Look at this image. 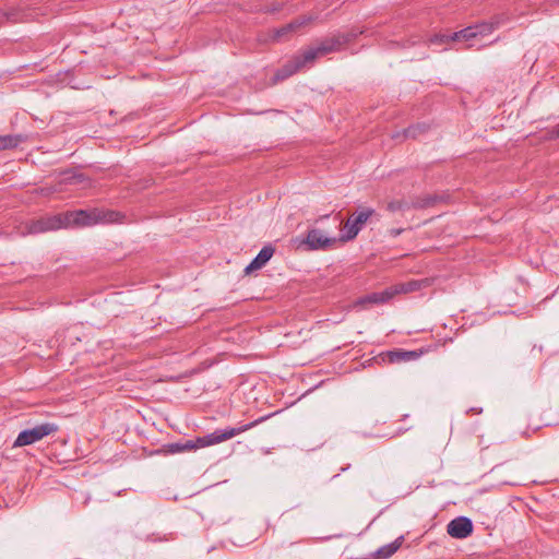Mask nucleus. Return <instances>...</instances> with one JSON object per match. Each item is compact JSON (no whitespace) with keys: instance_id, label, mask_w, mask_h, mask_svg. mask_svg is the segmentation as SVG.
Instances as JSON below:
<instances>
[{"instance_id":"obj_13","label":"nucleus","mask_w":559,"mask_h":559,"mask_svg":"<svg viewBox=\"0 0 559 559\" xmlns=\"http://www.w3.org/2000/svg\"><path fill=\"white\" fill-rule=\"evenodd\" d=\"M312 21V16H299L292 21L290 23L286 24L285 26L278 28L275 32V38L282 39L286 37L290 33H295L298 29H300L302 26L309 24Z\"/></svg>"},{"instance_id":"obj_24","label":"nucleus","mask_w":559,"mask_h":559,"mask_svg":"<svg viewBox=\"0 0 559 559\" xmlns=\"http://www.w3.org/2000/svg\"><path fill=\"white\" fill-rule=\"evenodd\" d=\"M481 412H483V409H481V408H475V407H473V408L468 409V412H467V413L480 414Z\"/></svg>"},{"instance_id":"obj_8","label":"nucleus","mask_w":559,"mask_h":559,"mask_svg":"<svg viewBox=\"0 0 559 559\" xmlns=\"http://www.w3.org/2000/svg\"><path fill=\"white\" fill-rule=\"evenodd\" d=\"M64 223L63 227L75 225V226H91L97 222L95 214L80 210L70 212L62 215Z\"/></svg>"},{"instance_id":"obj_19","label":"nucleus","mask_w":559,"mask_h":559,"mask_svg":"<svg viewBox=\"0 0 559 559\" xmlns=\"http://www.w3.org/2000/svg\"><path fill=\"white\" fill-rule=\"evenodd\" d=\"M21 141V135H2L0 136V151L16 147Z\"/></svg>"},{"instance_id":"obj_12","label":"nucleus","mask_w":559,"mask_h":559,"mask_svg":"<svg viewBox=\"0 0 559 559\" xmlns=\"http://www.w3.org/2000/svg\"><path fill=\"white\" fill-rule=\"evenodd\" d=\"M420 356L416 350L394 349L384 354L383 360L390 364H400L415 360Z\"/></svg>"},{"instance_id":"obj_2","label":"nucleus","mask_w":559,"mask_h":559,"mask_svg":"<svg viewBox=\"0 0 559 559\" xmlns=\"http://www.w3.org/2000/svg\"><path fill=\"white\" fill-rule=\"evenodd\" d=\"M56 431H58V426L56 424L43 423L33 428L22 430L17 435V437L13 443V447L19 448V447L31 445V444L41 440L44 437L55 433Z\"/></svg>"},{"instance_id":"obj_26","label":"nucleus","mask_w":559,"mask_h":559,"mask_svg":"<svg viewBox=\"0 0 559 559\" xmlns=\"http://www.w3.org/2000/svg\"><path fill=\"white\" fill-rule=\"evenodd\" d=\"M323 218H329V215L321 216L317 222H319V221H321Z\"/></svg>"},{"instance_id":"obj_14","label":"nucleus","mask_w":559,"mask_h":559,"mask_svg":"<svg viewBox=\"0 0 559 559\" xmlns=\"http://www.w3.org/2000/svg\"><path fill=\"white\" fill-rule=\"evenodd\" d=\"M443 200V197L438 194H425L420 197H416L412 203L411 206L413 209H428L435 206L437 203L441 202Z\"/></svg>"},{"instance_id":"obj_20","label":"nucleus","mask_w":559,"mask_h":559,"mask_svg":"<svg viewBox=\"0 0 559 559\" xmlns=\"http://www.w3.org/2000/svg\"><path fill=\"white\" fill-rule=\"evenodd\" d=\"M427 130L428 126L426 123H417L404 130V138L416 139L419 134L425 133Z\"/></svg>"},{"instance_id":"obj_11","label":"nucleus","mask_w":559,"mask_h":559,"mask_svg":"<svg viewBox=\"0 0 559 559\" xmlns=\"http://www.w3.org/2000/svg\"><path fill=\"white\" fill-rule=\"evenodd\" d=\"M275 249L272 246H264L257 257L246 266L245 273L250 274L253 271L262 269L273 257Z\"/></svg>"},{"instance_id":"obj_9","label":"nucleus","mask_w":559,"mask_h":559,"mask_svg":"<svg viewBox=\"0 0 559 559\" xmlns=\"http://www.w3.org/2000/svg\"><path fill=\"white\" fill-rule=\"evenodd\" d=\"M394 296L392 289H385L383 292H376L358 298L354 302V307H360L367 309L371 305H379L389 301Z\"/></svg>"},{"instance_id":"obj_6","label":"nucleus","mask_w":559,"mask_h":559,"mask_svg":"<svg viewBox=\"0 0 559 559\" xmlns=\"http://www.w3.org/2000/svg\"><path fill=\"white\" fill-rule=\"evenodd\" d=\"M64 219L62 215H55L50 217H44L40 219L32 221L27 225L28 234H40L50 230H56L63 227Z\"/></svg>"},{"instance_id":"obj_3","label":"nucleus","mask_w":559,"mask_h":559,"mask_svg":"<svg viewBox=\"0 0 559 559\" xmlns=\"http://www.w3.org/2000/svg\"><path fill=\"white\" fill-rule=\"evenodd\" d=\"M340 46L341 41L335 38L325 39L317 47H310L295 58L302 69L311 64L318 57L335 51Z\"/></svg>"},{"instance_id":"obj_23","label":"nucleus","mask_w":559,"mask_h":559,"mask_svg":"<svg viewBox=\"0 0 559 559\" xmlns=\"http://www.w3.org/2000/svg\"><path fill=\"white\" fill-rule=\"evenodd\" d=\"M504 484H508V485H512V486H518L521 484V480L519 479H514V480H504Z\"/></svg>"},{"instance_id":"obj_1","label":"nucleus","mask_w":559,"mask_h":559,"mask_svg":"<svg viewBox=\"0 0 559 559\" xmlns=\"http://www.w3.org/2000/svg\"><path fill=\"white\" fill-rule=\"evenodd\" d=\"M271 416L272 415L260 417L259 419H257L252 423L242 425L238 428L216 429L215 431H213L209 435H205L203 437H198L195 440H192V444L195 445V449H199V448H205V447L221 443L223 441L234 438L235 436H237L241 432H245V431L255 427L257 425L264 421L265 419H267Z\"/></svg>"},{"instance_id":"obj_25","label":"nucleus","mask_w":559,"mask_h":559,"mask_svg":"<svg viewBox=\"0 0 559 559\" xmlns=\"http://www.w3.org/2000/svg\"><path fill=\"white\" fill-rule=\"evenodd\" d=\"M13 16H14V14H8V20L14 21L15 19Z\"/></svg>"},{"instance_id":"obj_15","label":"nucleus","mask_w":559,"mask_h":559,"mask_svg":"<svg viewBox=\"0 0 559 559\" xmlns=\"http://www.w3.org/2000/svg\"><path fill=\"white\" fill-rule=\"evenodd\" d=\"M299 70H301V69H300L296 58H294L276 71L273 80L275 83L286 80L289 76H292L293 74H295L296 72H298Z\"/></svg>"},{"instance_id":"obj_7","label":"nucleus","mask_w":559,"mask_h":559,"mask_svg":"<svg viewBox=\"0 0 559 559\" xmlns=\"http://www.w3.org/2000/svg\"><path fill=\"white\" fill-rule=\"evenodd\" d=\"M447 533L453 538H466L473 533V522L466 516H457L449 522Z\"/></svg>"},{"instance_id":"obj_17","label":"nucleus","mask_w":559,"mask_h":559,"mask_svg":"<svg viewBox=\"0 0 559 559\" xmlns=\"http://www.w3.org/2000/svg\"><path fill=\"white\" fill-rule=\"evenodd\" d=\"M423 285H424L423 281H409L406 283L399 284L394 288H391V289H392V292H394V295L400 294V293L406 294V293L419 290Z\"/></svg>"},{"instance_id":"obj_4","label":"nucleus","mask_w":559,"mask_h":559,"mask_svg":"<svg viewBox=\"0 0 559 559\" xmlns=\"http://www.w3.org/2000/svg\"><path fill=\"white\" fill-rule=\"evenodd\" d=\"M336 242L335 237H330L319 228H311L307 236L300 241V246H305L307 250H328Z\"/></svg>"},{"instance_id":"obj_22","label":"nucleus","mask_w":559,"mask_h":559,"mask_svg":"<svg viewBox=\"0 0 559 559\" xmlns=\"http://www.w3.org/2000/svg\"><path fill=\"white\" fill-rule=\"evenodd\" d=\"M548 135L551 140L559 139V124L549 130Z\"/></svg>"},{"instance_id":"obj_18","label":"nucleus","mask_w":559,"mask_h":559,"mask_svg":"<svg viewBox=\"0 0 559 559\" xmlns=\"http://www.w3.org/2000/svg\"><path fill=\"white\" fill-rule=\"evenodd\" d=\"M499 25V22H483L472 26L474 28V33L476 36H485L490 34L493 29H496Z\"/></svg>"},{"instance_id":"obj_5","label":"nucleus","mask_w":559,"mask_h":559,"mask_svg":"<svg viewBox=\"0 0 559 559\" xmlns=\"http://www.w3.org/2000/svg\"><path fill=\"white\" fill-rule=\"evenodd\" d=\"M374 214V211L372 209H364L360 212L357 213V215L352 216L347 219L345 223V229L346 235L342 237L344 240H352L354 239L360 229L362 228L364 224L367 223V221Z\"/></svg>"},{"instance_id":"obj_16","label":"nucleus","mask_w":559,"mask_h":559,"mask_svg":"<svg viewBox=\"0 0 559 559\" xmlns=\"http://www.w3.org/2000/svg\"><path fill=\"white\" fill-rule=\"evenodd\" d=\"M191 450H195V445L192 444V440H188L186 442H174L164 445V452L168 454H176Z\"/></svg>"},{"instance_id":"obj_10","label":"nucleus","mask_w":559,"mask_h":559,"mask_svg":"<svg viewBox=\"0 0 559 559\" xmlns=\"http://www.w3.org/2000/svg\"><path fill=\"white\" fill-rule=\"evenodd\" d=\"M476 37V33H474V28L472 26L465 27L459 32H454L451 35L447 34H438L433 38H431L432 44H445L449 41H468L472 38Z\"/></svg>"},{"instance_id":"obj_21","label":"nucleus","mask_w":559,"mask_h":559,"mask_svg":"<svg viewBox=\"0 0 559 559\" xmlns=\"http://www.w3.org/2000/svg\"><path fill=\"white\" fill-rule=\"evenodd\" d=\"M411 204L401 201H392L388 204V210L391 212L404 211L411 209Z\"/></svg>"}]
</instances>
